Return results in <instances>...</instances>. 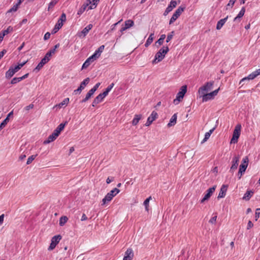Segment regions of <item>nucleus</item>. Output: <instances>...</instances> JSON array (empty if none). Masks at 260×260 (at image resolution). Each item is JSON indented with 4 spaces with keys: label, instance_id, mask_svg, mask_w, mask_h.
<instances>
[{
    "label": "nucleus",
    "instance_id": "50",
    "mask_svg": "<svg viewBox=\"0 0 260 260\" xmlns=\"http://www.w3.org/2000/svg\"><path fill=\"white\" fill-rule=\"evenodd\" d=\"M210 136L211 135L209 134V133H208V132L206 133L205 135V137H204L203 140L202 141V143H203L205 142H206L209 138Z\"/></svg>",
    "mask_w": 260,
    "mask_h": 260
},
{
    "label": "nucleus",
    "instance_id": "48",
    "mask_svg": "<svg viewBox=\"0 0 260 260\" xmlns=\"http://www.w3.org/2000/svg\"><path fill=\"white\" fill-rule=\"evenodd\" d=\"M259 214H260V208H257L256 210V212H255V219L256 221L259 217Z\"/></svg>",
    "mask_w": 260,
    "mask_h": 260
},
{
    "label": "nucleus",
    "instance_id": "24",
    "mask_svg": "<svg viewBox=\"0 0 260 260\" xmlns=\"http://www.w3.org/2000/svg\"><path fill=\"white\" fill-rule=\"evenodd\" d=\"M245 12V8L243 7L242 8L238 15L234 19V21L236 22L242 18L244 16Z\"/></svg>",
    "mask_w": 260,
    "mask_h": 260
},
{
    "label": "nucleus",
    "instance_id": "38",
    "mask_svg": "<svg viewBox=\"0 0 260 260\" xmlns=\"http://www.w3.org/2000/svg\"><path fill=\"white\" fill-rule=\"evenodd\" d=\"M114 85V84L113 83H111L108 87L106 89L105 91L103 92L104 93V94H106L107 95L109 93V92L111 91V90L112 89Z\"/></svg>",
    "mask_w": 260,
    "mask_h": 260
},
{
    "label": "nucleus",
    "instance_id": "60",
    "mask_svg": "<svg viewBox=\"0 0 260 260\" xmlns=\"http://www.w3.org/2000/svg\"><path fill=\"white\" fill-rule=\"evenodd\" d=\"M97 6L96 4H91V5L88 7V10H92L95 9Z\"/></svg>",
    "mask_w": 260,
    "mask_h": 260
},
{
    "label": "nucleus",
    "instance_id": "45",
    "mask_svg": "<svg viewBox=\"0 0 260 260\" xmlns=\"http://www.w3.org/2000/svg\"><path fill=\"white\" fill-rule=\"evenodd\" d=\"M21 81V80H20V78L19 77H15L14 78L12 79V80H11V83L12 84H16L17 83Z\"/></svg>",
    "mask_w": 260,
    "mask_h": 260
},
{
    "label": "nucleus",
    "instance_id": "64",
    "mask_svg": "<svg viewBox=\"0 0 260 260\" xmlns=\"http://www.w3.org/2000/svg\"><path fill=\"white\" fill-rule=\"evenodd\" d=\"M219 90V88H218V89H216V90H214L213 91H212V92H211V94H212V95H213L214 97L215 95H217V93H218V92Z\"/></svg>",
    "mask_w": 260,
    "mask_h": 260
},
{
    "label": "nucleus",
    "instance_id": "2",
    "mask_svg": "<svg viewBox=\"0 0 260 260\" xmlns=\"http://www.w3.org/2000/svg\"><path fill=\"white\" fill-rule=\"evenodd\" d=\"M168 46H163L155 54L154 59L152 61L153 64H156L161 61L165 57L166 54L169 52Z\"/></svg>",
    "mask_w": 260,
    "mask_h": 260
},
{
    "label": "nucleus",
    "instance_id": "23",
    "mask_svg": "<svg viewBox=\"0 0 260 260\" xmlns=\"http://www.w3.org/2000/svg\"><path fill=\"white\" fill-rule=\"evenodd\" d=\"M254 192L251 190H247L244 194L243 199L246 201H249L251 197L252 196Z\"/></svg>",
    "mask_w": 260,
    "mask_h": 260
},
{
    "label": "nucleus",
    "instance_id": "46",
    "mask_svg": "<svg viewBox=\"0 0 260 260\" xmlns=\"http://www.w3.org/2000/svg\"><path fill=\"white\" fill-rule=\"evenodd\" d=\"M174 35V31H172L170 34H169L167 36L166 42L168 43L171 41V40L173 38V37Z\"/></svg>",
    "mask_w": 260,
    "mask_h": 260
},
{
    "label": "nucleus",
    "instance_id": "39",
    "mask_svg": "<svg viewBox=\"0 0 260 260\" xmlns=\"http://www.w3.org/2000/svg\"><path fill=\"white\" fill-rule=\"evenodd\" d=\"M62 26V24H58V23H57L55 24L54 28H53V29L52 30V34L56 33Z\"/></svg>",
    "mask_w": 260,
    "mask_h": 260
},
{
    "label": "nucleus",
    "instance_id": "62",
    "mask_svg": "<svg viewBox=\"0 0 260 260\" xmlns=\"http://www.w3.org/2000/svg\"><path fill=\"white\" fill-rule=\"evenodd\" d=\"M253 73L256 77L257 76L260 75V69L256 70V71L253 72Z\"/></svg>",
    "mask_w": 260,
    "mask_h": 260
},
{
    "label": "nucleus",
    "instance_id": "26",
    "mask_svg": "<svg viewBox=\"0 0 260 260\" xmlns=\"http://www.w3.org/2000/svg\"><path fill=\"white\" fill-rule=\"evenodd\" d=\"M255 78H256L255 75L252 72L250 74H249L247 77H246L245 78H243L240 81V84L242 83L243 82L247 80H252L254 79Z\"/></svg>",
    "mask_w": 260,
    "mask_h": 260
},
{
    "label": "nucleus",
    "instance_id": "22",
    "mask_svg": "<svg viewBox=\"0 0 260 260\" xmlns=\"http://www.w3.org/2000/svg\"><path fill=\"white\" fill-rule=\"evenodd\" d=\"M105 48L104 45L101 46L98 50H96L95 52L92 54L93 55H94V57L97 59L98 58L100 55L101 53L103 51Z\"/></svg>",
    "mask_w": 260,
    "mask_h": 260
},
{
    "label": "nucleus",
    "instance_id": "56",
    "mask_svg": "<svg viewBox=\"0 0 260 260\" xmlns=\"http://www.w3.org/2000/svg\"><path fill=\"white\" fill-rule=\"evenodd\" d=\"M34 105L32 104H31L29 105L28 106L25 107L24 109L26 111H28L30 109H32L34 108Z\"/></svg>",
    "mask_w": 260,
    "mask_h": 260
},
{
    "label": "nucleus",
    "instance_id": "49",
    "mask_svg": "<svg viewBox=\"0 0 260 260\" xmlns=\"http://www.w3.org/2000/svg\"><path fill=\"white\" fill-rule=\"evenodd\" d=\"M177 5V3L176 1L174 0H172L169 6H171L172 7V9H173L174 8L176 7Z\"/></svg>",
    "mask_w": 260,
    "mask_h": 260
},
{
    "label": "nucleus",
    "instance_id": "11",
    "mask_svg": "<svg viewBox=\"0 0 260 260\" xmlns=\"http://www.w3.org/2000/svg\"><path fill=\"white\" fill-rule=\"evenodd\" d=\"M216 187V186L215 185L207 189V193L205 194L204 198L200 201L201 203H203L205 201L209 200L213 193L214 192Z\"/></svg>",
    "mask_w": 260,
    "mask_h": 260
},
{
    "label": "nucleus",
    "instance_id": "63",
    "mask_svg": "<svg viewBox=\"0 0 260 260\" xmlns=\"http://www.w3.org/2000/svg\"><path fill=\"white\" fill-rule=\"evenodd\" d=\"M6 52H7V50L5 49L3 50L0 52V59H1V58L3 57V56L6 53Z\"/></svg>",
    "mask_w": 260,
    "mask_h": 260
},
{
    "label": "nucleus",
    "instance_id": "29",
    "mask_svg": "<svg viewBox=\"0 0 260 260\" xmlns=\"http://www.w3.org/2000/svg\"><path fill=\"white\" fill-rule=\"evenodd\" d=\"M141 117H142V115L140 114L135 115V117L132 121L133 125H136L138 123V122H139V120L141 119Z\"/></svg>",
    "mask_w": 260,
    "mask_h": 260
},
{
    "label": "nucleus",
    "instance_id": "57",
    "mask_svg": "<svg viewBox=\"0 0 260 260\" xmlns=\"http://www.w3.org/2000/svg\"><path fill=\"white\" fill-rule=\"evenodd\" d=\"M50 32H47L45 34L44 37V39L45 40H47L49 39L50 38Z\"/></svg>",
    "mask_w": 260,
    "mask_h": 260
},
{
    "label": "nucleus",
    "instance_id": "34",
    "mask_svg": "<svg viewBox=\"0 0 260 260\" xmlns=\"http://www.w3.org/2000/svg\"><path fill=\"white\" fill-rule=\"evenodd\" d=\"M134 25V21L132 20H126L124 22V26H125L127 29L133 26Z\"/></svg>",
    "mask_w": 260,
    "mask_h": 260
},
{
    "label": "nucleus",
    "instance_id": "55",
    "mask_svg": "<svg viewBox=\"0 0 260 260\" xmlns=\"http://www.w3.org/2000/svg\"><path fill=\"white\" fill-rule=\"evenodd\" d=\"M151 199V197H149V198H147L144 202V206H149V203Z\"/></svg>",
    "mask_w": 260,
    "mask_h": 260
},
{
    "label": "nucleus",
    "instance_id": "59",
    "mask_svg": "<svg viewBox=\"0 0 260 260\" xmlns=\"http://www.w3.org/2000/svg\"><path fill=\"white\" fill-rule=\"evenodd\" d=\"M164 41L163 40L160 39V38L155 42V44H158V46H160L163 44Z\"/></svg>",
    "mask_w": 260,
    "mask_h": 260
},
{
    "label": "nucleus",
    "instance_id": "13",
    "mask_svg": "<svg viewBox=\"0 0 260 260\" xmlns=\"http://www.w3.org/2000/svg\"><path fill=\"white\" fill-rule=\"evenodd\" d=\"M106 96V94H104V92L99 94L93 101L91 105L92 106H96V105L101 103Z\"/></svg>",
    "mask_w": 260,
    "mask_h": 260
},
{
    "label": "nucleus",
    "instance_id": "53",
    "mask_svg": "<svg viewBox=\"0 0 260 260\" xmlns=\"http://www.w3.org/2000/svg\"><path fill=\"white\" fill-rule=\"evenodd\" d=\"M100 85V83H97L91 89V90H92L93 91H94V92H95V91L98 89V88H99V86Z\"/></svg>",
    "mask_w": 260,
    "mask_h": 260
},
{
    "label": "nucleus",
    "instance_id": "31",
    "mask_svg": "<svg viewBox=\"0 0 260 260\" xmlns=\"http://www.w3.org/2000/svg\"><path fill=\"white\" fill-rule=\"evenodd\" d=\"M66 21V15L65 13H63L61 14L60 18H59L57 23L60 24H62L63 25V23L64 22Z\"/></svg>",
    "mask_w": 260,
    "mask_h": 260
},
{
    "label": "nucleus",
    "instance_id": "17",
    "mask_svg": "<svg viewBox=\"0 0 260 260\" xmlns=\"http://www.w3.org/2000/svg\"><path fill=\"white\" fill-rule=\"evenodd\" d=\"M134 257V252L132 248H128L125 252L123 260H132Z\"/></svg>",
    "mask_w": 260,
    "mask_h": 260
},
{
    "label": "nucleus",
    "instance_id": "61",
    "mask_svg": "<svg viewBox=\"0 0 260 260\" xmlns=\"http://www.w3.org/2000/svg\"><path fill=\"white\" fill-rule=\"evenodd\" d=\"M82 89L79 87L77 89L74 91V93L76 94H79L82 91Z\"/></svg>",
    "mask_w": 260,
    "mask_h": 260
},
{
    "label": "nucleus",
    "instance_id": "36",
    "mask_svg": "<svg viewBox=\"0 0 260 260\" xmlns=\"http://www.w3.org/2000/svg\"><path fill=\"white\" fill-rule=\"evenodd\" d=\"M58 0H52L48 5V11L52 9L54 6L58 3Z\"/></svg>",
    "mask_w": 260,
    "mask_h": 260
},
{
    "label": "nucleus",
    "instance_id": "20",
    "mask_svg": "<svg viewBox=\"0 0 260 260\" xmlns=\"http://www.w3.org/2000/svg\"><path fill=\"white\" fill-rule=\"evenodd\" d=\"M203 96L202 101L203 102H206L209 100H212L214 98V96L212 95L211 93H206V92L204 93V94H201Z\"/></svg>",
    "mask_w": 260,
    "mask_h": 260
},
{
    "label": "nucleus",
    "instance_id": "9",
    "mask_svg": "<svg viewBox=\"0 0 260 260\" xmlns=\"http://www.w3.org/2000/svg\"><path fill=\"white\" fill-rule=\"evenodd\" d=\"M61 239V236L60 235L53 236L51 239V242L48 248L49 250H52L55 248L56 245L59 243Z\"/></svg>",
    "mask_w": 260,
    "mask_h": 260
},
{
    "label": "nucleus",
    "instance_id": "54",
    "mask_svg": "<svg viewBox=\"0 0 260 260\" xmlns=\"http://www.w3.org/2000/svg\"><path fill=\"white\" fill-rule=\"evenodd\" d=\"M216 219H217V215H215L214 217H212L210 219L209 222L212 223V224L215 223L216 222Z\"/></svg>",
    "mask_w": 260,
    "mask_h": 260
},
{
    "label": "nucleus",
    "instance_id": "37",
    "mask_svg": "<svg viewBox=\"0 0 260 260\" xmlns=\"http://www.w3.org/2000/svg\"><path fill=\"white\" fill-rule=\"evenodd\" d=\"M9 120V118H8V117H7L0 124V131H1L3 127H4L7 124V123L8 122Z\"/></svg>",
    "mask_w": 260,
    "mask_h": 260
},
{
    "label": "nucleus",
    "instance_id": "58",
    "mask_svg": "<svg viewBox=\"0 0 260 260\" xmlns=\"http://www.w3.org/2000/svg\"><path fill=\"white\" fill-rule=\"evenodd\" d=\"M253 226V224L252 223V222L250 220H249L248 221V224H247V229L249 230L250 228H251Z\"/></svg>",
    "mask_w": 260,
    "mask_h": 260
},
{
    "label": "nucleus",
    "instance_id": "14",
    "mask_svg": "<svg viewBox=\"0 0 260 260\" xmlns=\"http://www.w3.org/2000/svg\"><path fill=\"white\" fill-rule=\"evenodd\" d=\"M96 58L94 57V55H92L90 57H89L83 63L82 69H85L87 68L91 62H93L94 60H95Z\"/></svg>",
    "mask_w": 260,
    "mask_h": 260
},
{
    "label": "nucleus",
    "instance_id": "3",
    "mask_svg": "<svg viewBox=\"0 0 260 260\" xmlns=\"http://www.w3.org/2000/svg\"><path fill=\"white\" fill-rule=\"evenodd\" d=\"M248 157L245 156L242 159V164L240 165L239 171L238 173V176L239 179L241 178L243 174L245 172L248 165Z\"/></svg>",
    "mask_w": 260,
    "mask_h": 260
},
{
    "label": "nucleus",
    "instance_id": "30",
    "mask_svg": "<svg viewBox=\"0 0 260 260\" xmlns=\"http://www.w3.org/2000/svg\"><path fill=\"white\" fill-rule=\"evenodd\" d=\"M87 6L88 4H84L78 11L77 15L80 16L85 11Z\"/></svg>",
    "mask_w": 260,
    "mask_h": 260
},
{
    "label": "nucleus",
    "instance_id": "32",
    "mask_svg": "<svg viewBox=\"0 0 260 260\" xmlns=\"http://www.w3.org/2000/svg\"><path fill=\"white\" fill-rule=\"evenodd\" d=\"M153 35H154L153 34H151L150 35V36H149L148 38L147 39V40L145 44V47H148L152 43V42H153Z\"/></svg>",
    "mask_w": 260,
    "mask_h": 260
},
{
    "label": "nucleus",
    "instance_id": "10",
    "mask_svg": "<svg viewBox=\"0 0 260 260\" xmlns=\"http://www.w3.org/2000/svg\"><path fill=\"white\" fill-rule=\"evenodd\" d=\"M240 157L238 155H235L232 159V166L230 168V172L232 173L237 169Z\"/></svg>",
    "mask_w": 260,
    "mask_h": 260
},
{
    "label": "nucleus",
    "instance_id": "6",
    "mask_svg": "<svg viewBox=\"0 0 260 260\" xmlns=\"http://www.w3.org/2000/svg\"><path fill=\"white\" fill-rule=\"evenodd\" d=\"M241 125L240 124L236 125L235 127L232 138L231 140V143H236L238 142V140L240 135Z\"/></svg>",
    "mask_w": 260,
    "mask_h": 260
},
{
    "label": "nucleus",
    "instance_id": "27",
    "mask_svg": "<svg viewBox=\"0 0 260 260\" xmlns=\"http://www.w3.org/2000/svg\"><path fill=\"white\" fill-rule=\"evenodd\" d=\"M94 91H93L91 89L89 90V91L87 93V94H86V95L85 96V98L84 99H83L81 101V103H85L86 101H87L91 98V96L94 94Z\"/></svg>",
    "mask_w": 260,
    "mask_h": 260
},
{
    "label": "nucleus",
    "instance_id": "1",
    "mask_svg": "<svg viewBox=\"0 0 260 260\" xmlns=\"http://www.w3.org/2000/svg\"><path fill=\"white\" fill-rule=\"evenodd\" d=\"M66 123L67 122L64 123H60L54 131L53 133L48 137L47 140L44 141L43 144H47L54 141L59 136L60 132L64 128Z\"/></svg>",
    "mask_w": 260,
    "mask_h": 260
},
{
    "label": "nucleus",
    "instance_id": "52",
    "mask_svg": "<svg viewBox=\"0 0 260 260\" xmlns=\"http://www.w3.org/2000/svg\"><path fill=\"white\" fill-rule=\"evenodd\" d=\"M59 47V44L58 43L57 44H56L54 47V48L50 50L49 51L51 52V53L53 54L55 53V50L57 48H58V47Z\"/></svg>",
    "mask_w": 260,
    "mask_h": 260
},
{
    "label": "nucleus",
    "instance_id": "16",
    "mask_svg": "<svg viewBox=\"0 0 260 260\" xmlns=\"http://www.w3.org/2000/svg\"><path fill=\"white\" fill-rule=\"evenodd\" d=\"M18 71V70L15 69V67H11L6 72L5 77L7 79H10Z\"/></svg>",
    "mask_w": 260,
    "mask_h": 260
},
{
    "label": "nucleus",
    "instance_id": "12",
    "mask_svg": "<svg viewBox=\"0 0 260 260\" xmlns=\"http://www.w3.org/2000/svg\"><path fill=\"white\" fill-rule=\"evenodd\" d=\"M93 25L91 24H89L87 25L81 31L79 32L77 34L78 36L80 38H84L89 32V30L91 29Z\"/></svg>",
    "mask_w": 260,
    "mask_h": 260
},
{
    "label": "nucleus",
    "instance_id": "15",
    "mask_svg": "<svg viewBox=\"0 0 260 260\" xmlns=\"http://www.w3.org/2000/svg\"><path fill=\"white\" fill-rule=\"evenodd\" d=\"M157 113L155 111H152L150 116L148 117L147 122L145 123V125L147 126H149L152 123V122L155 120L157 117Z\"/></svg>",
    "mask_w": 260,
    "mask_h": 260
},
{
    "label": "nucleus",
    "instance_id": "8",
    "mask_svg": "<svg viewBox=\"0 0 260 260\" xmlns=\"http://www.w3.org/2000/svg\"><path fill=\"white\" fill-rule=\"evenodd\" d=\"M213 84V81L207 82L205 85L199 88L198 91L199 94H204L209 91L212 88Z\"/></svg>",
    "mask_w": 260,
    "mask_h": 260
},
{
    "label": "nucleus",
    "instance_id": "25",
    "mask_svg": "<svg viewBox=\"0 0 260 260\" xmlns=\"http://www.w3.org/2000/svg\"><path fill=\"white\" fill-rule=\"evenodd\" d=\"M48 62L47 60L43 58L34 70L39 71Z\"/></svg>",
    "mask_w": 260,
    "mask_h": 260
},
{
    "label": "nucleus",
    "instance_id": "18",
    "mask_svg": "<svg viewBox=\"0 0 260 260\" xmlns=\"http://www.w3.org/2000/svg\"><path fill=\"white\" fill-rule=\"evenodd\" d=\"M227 188H228V185H227L223 184L221 186V187L220 188L219 193L218 196L217 197V198L218 199H220V198H224L225 196L226 192V191H227Z\"/></svg>",
    "mask_w": 260,
    "mask_h": 260
},
{
    "label": "nucleus",
    "instance_id": "43",
    "mask_svg": "<svg viewBox=\"0 0 260 260\" xmlns=\"http://www.w3.org/2000/svg\"><path fill=\"white\" fill-rule=\"evenodd\" d=\"M172 10V7L171 6H168L164 12V15L167 16Z\"/></svg>",
    "mask_w": 260,
    "mask_h": 260
},
{
    "label": "nucleus",
    "instance_id": "5",
    "mask_svg": "<svg viewBox=\"0 0 260 260\" xmlns=\"http://www.w3.org/2000/svg\"><path fill=\"white\" fill-rule=\"evenodd\" d=\"M186 91H187V86L186 85L182 86L180 88V90L177 93L176 98L175 100H174L173 103L175 105L178 104L179 103L180 101H181L183 99Z\"/></svg>",
    "mask_w": 260,
    "mask_h": 260
},
{
    "label": "nucleus",
    "instance_id": "33",
    "mask_svg": "<svg viewBox=\"0 0 260 260\" xmlns=\"http://www.w3.org/2000/svg\"><path fill=\"white\" fill-rule=\"evenodd\" d=\"M68 218L67 216H61L59 219V225L60 226H63L67 222Z\"/></svg>",
    "mask_w": 260,
    "mask_h": 260
},
{
    "label": "nucleus",
    "instance_id": "51",
    "mask_svg": "<svg viewBox=\"0 0 260 260\" xmlns=\"http://www.w3.org/2000/svg\"><path fill=\"white\" fill-rule=\"evenodd\" d=\"M26 61L23 62L21 63H19L17 66H15V69L18 70V71L26 63Z\"/></svg>",
    "mask_w": 260,
    "mask_h": 260
},
{
    "label": "nucleus",
    "instance_id": "19",
    "mask_svg": "<svg viewBox=\"0 0 260 260\" xmlns=\"http://www.w3.org/2000/svg\"><path fill=\"white\" fill-rule=\"evenodd\" d=\"M228 17H229V16H227L225 18H224L223 19H221L217 22V24H216V29L217 30H219L222 28V27L223 26L224 23L227 21Z\"/></svg>",
    "mask_w": 260,
    "mask_h": 260
},
{
    "label": "nucleus",
    "instance_id": "28",
    "mask_svg": "<svg viewBox=\"0 0 260 260\" xmlns=\"http://www.w3.org/2000/svg\"><path fill=\"white\" fill-rule=\"evenodd\" d=\"M90 81L89 78H86L80 84L79 87L82 89H84L85 86L89 83Z\"/></svg>",
    "mask_w": 260,
    "mask_h": 260
},
{
    "label": "nucleus",
    "instance_id": "21",
    "mask_svg": "<svg viewBox=\"0 0 260 260\" xmlns=\"http://www.w3.org/2000/svg\"><path fill=\"white\" fill-rule=\"evenodd\" d=\"M177 118V114L175 113L172 116L171 118L170 119V121L168 124V126L171 127L172 126H174L176 123Z\"/></svg>",
    "mask_w": 260,
    "mask_h": 260
},
{
    "label": "nucleus",
    "instance_id": "40",
    "mask_svg": "<svg viewBox=\"0 0 260 260\" xmlns=\"http://www.w3.org/2000/svg\"><path fill=\"white\" fill-rule=\"evenodd\" d=\"M13 30V28L11 26H9L7 29L3 31V36H6L8 34L9 32L12 31Z\"/></svg>",
    "mask_w": 260,
    "mask_h": 260
},
{
    "label": "nucleus",
    "instance_id": "35",
    "mask_svg": "<svg viewBox=\"0 0 260 260\" xmlns=\"http://www.w3.org/2000/svg\"><path fill=\"white\" fill-rule=\"evenodd\" d=\"M69 102V99H64L60 103L58 104V107L60 108L62 107L63 106H66Z\"/></svg>",
    "mask_w": 260,
    "mask_h": 260
},
{
    "label": "nucleus",
    "instance_id": "4",
    "mask_svg": "<svg viewBox=\"0 0 260 260\" xmlns=\"http://www.w3.org/2000/svg\"><path fill=\"white\" fill-rule=\"evenodd\" d=\"M119 192L120 190L117 188H114L113 189L106 195L104 199H103L102 202L103 204H106L107 202L111 201L113 197H114Z\"/></svg>",
    "mask_w": 260,
    "mask_h": 260
},
{
    "label": "nucleus",
    "instance_id": "47",
    "mask_svg": "<svg viewBox=\"0 0 260 260\" xmlns=\"http://www.w3.org/2000/svg\"><path fill=\"white\" fill-rule=\"evenodd\" d=\"M52 55V54L51 53V52L50 51H49L46 54V55H45V56L43 58H45L46 60H47L48 61H49L50 60V58Z\"/></svg>",
    "mask_w": 260,
    "mask_h": 260
},
{
    "label": "nucleus",
    "instance_id": "7",
    "mask_svg": "<svg viewBox=\"0 0 260 260\" xmlns=\"http://www.w3.org/2000/svg\"><path fill=\"white\" fill-rule=\"evenodd\" d=\"M185 9V7L180 6L174 13L173 16L171 18L169 24H172L180 16L181 13L184 11Z\"/></svg>",
    "mask_w": 260,
    "mask_h": 260
},
{
    "label": "nucleus",
    "instance_id": "44",
    "mask_svg": "<svg viewBox=\"0 0 260 260\" xmlns=\"http://www.w3.org/2000/svg\"><path fill=\"white\" fill-rule=\"evenodd\" d=\"M236 1L237 0H230L229 3L227 4L226 6V9H228V7H231V8H232Z\"/></svg>",
    "mask_w": 260,
    "mask_h": 260
},
{
    "label": "nucleus",
    "instance_id": "41",
    "mask_svg": "<svg viewBox=\"0 0 260 260\" xmlns=\"http://www.w3.org/2000/svg\"><path fill=\"white\" fill-rule=\"evenodd\" d=\"M19 6V5H18L17 4L14 5L12 8H11L7 11V13H9L12 12H16Z\"/></svg>",
    "mask_w": 260,
    "mask_h": 260
},
{
    "label": "nucleus",
    "instance_id": "42",
    "mask_svg": "<svg viewBox=\"0 0 260 260\" xmlns=\"http://www.w3.org/2000/svg\"><path fill=\"white\" fill-rule=\"evenodd\" d=\"M37 155H32L29 156L27 160L26 164L29 165L31 163V162L35 159Z\"/></svg>",
    "mask_w": 260,
    "mask_h": 260
}]
</instances>
